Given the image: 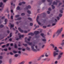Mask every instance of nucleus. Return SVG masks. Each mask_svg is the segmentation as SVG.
Returning a JSON list of instances; mask_svg holds the SVG:
<instances>
[{"label":"nucleus","instance_id":"nucleus-26","mask_svg":"<svg viewBox=\"0 0 64 64\" xmlns=\"http://www.w3.org/2000/svg\"><path fill=\"white\" fill-rule=\"evenodd\" d=\"M4 26L2 25H0V27H1V28H2V27H4Z\"/></svg>","mask_w":64,"mask_h":64},{"label":"nucleus","instance_id":"nucleus-59","mask_svg":"<svg viewBox=\"0 0 64 64\" xmlns=\"http://www.w3.org/2000/svg\"><path fill=\"white\" fill-rule=\"evenodd\" d=\"M2 56H0V59H2Z\"/></svg>","mask_w":64,"mask_h":64},{"label":"nucleus","instance_id":"nucleus-60","mask_svg":"<svg viewBox=\"0 0 64 64\" xmlns=\"http://www.w3.org/2000/svg\"><path fill=\"white\" fill-rule=\"evenodd\" d=\"M9 62L10 63L11 62V60H10L9 61Z\"/></svg>","mask_w":64,"mask_h":64},{"label":"nucleus","instance_id":"nucleus-32","mask_svg":"<svg viewBox=\"0 0 64 64\" xmlns=\"http://www.w3.org/2000/svg\"><path fill=\"white\" fill-rule=\"evenodd\" d=\"M32 62H29L28 63L29 64H32Z\"/></svg>","mask_w":64,"mask_h":64},{"label":"nucleus","instance_id":"nucleus-4","mask_svg":"<svg viewBox=\"0 0 64 64\" xmlns=\"http://www.w3.org/2000/svg\"><path fill=\"white\" fill-rule=\"evenodd\" d=\"M41 36H42L43 37V39H42V41H46V39L45 38H44V39L43 38H45V37H43L44 34H41Z\"/></svg>","mask_w":64,"mask_h":64},{"label":"nucleus","instance_id":"nucleus-34","mask_svg":"<svg viewBox=\"0 0 64 64\" xmlns=\"http://www.w3.org/2000/svg\"><path fill=\"white\" fill-rule=\"evenodd\" d=\"M52 9H54V8H55V7L53 6L52 5Z\"/></svg>","mask_w":64,"mask_h":64},{"label":"nucleus","instance_id":"nucleus-47","mask_svg":"<svg viewBox=\"0 0 64 64\" xmlns=\"http://www.w3.org/2000/svg\"><path fill=\"white\" fill-rule=\"evenodd\" d=\"M13 44H10V46H13Z\"/></svg>","mask_w":64,"mask_h":64},{"label":"nucleus","instance_id":"nucleus-29","mask_svg":"<svg viewBox=\"0 0 64 64\" xmlns=\"http://www.w3.org/2000/svg\"><path fill=\"white\" fill-rule=\"evenodd\" d=\"M22 16H24V15H25V14L24 13H22L21 14Z\"/></svg>","mask_w":64,"mask_h":64},{"label":"nucleus","instance_id":"nucleus-33","mask_svg":"<svg viewBox=\"0 0 64 64\" xmlns=\"http://www.w3.org/2000/svg\"><path fill=\"white\" fill-rule=\"evenodd\" d=\"M4 51H7V49H4Z\"/></svg>","mask_w":64,"mask_h":64},{"label":"nucleus","instance_id":"nucleus-45","mask_svg":"<svg viewBox=\"0 0 64 64\" xmlns=\"http://www.w3.org/2000/svg\"><path fill=\"white\" fill-rule=\"evenodd\" d=\"M2 63V60H0V64H1Z\"/></svg>","mask_w":64,"mask_h":64},{"label":"nucleus","instance_id":"nucleus-57","mask_svg":"<svg viewBox=\"0 0 64 64\" xmlns=\"http://www.w3.org/2000/svg\"><path fill=\"white\" fill-rule=\"evenodd\" d=\"M3 43V42L0 43V45H1V44H2Z\"/></svg>","mask_w":64,"mask_h":64},{"label":"nucleus","instance_id":"nucleus-16","mask_svg":"<svg viewBox=\"0 0 64 64\" xmlns=\"http://www.w3.org/2000/svg\"><path fill=\"white\" fill-rule=\"evenodd\" d=\"M47 58H44L43 60V61H47Z\"/></svg>","mask_w":64,"mask_h":64},{"label":"nucleus","instance_id":"nucleus-15","mask_svg":"<svg viewBox=\"0 0 64 64\" xmlns=\"http://www.w3.org/2000/svg\"><path fill=\"white\" fill-rule=\"evenodd\" d=\"M3 5V4L2 2H1L0 3V7H2V5Z\"/></svg>","mask_w":64,"mask_h":64},{"label":"nucleus","instance_id":"nucleus-49","mask_svg":"<svg viewBox=\"0 0 64 64\" xmlns=\"http://www.w3.org/2000/svg\"><path fill=\"white\" fill-rule=\"evenodd\" d=\"M44 46H45L44 45H43L42 46V48H44Z\"/></svg>","mask_w":64,"mask_h":64},{"label":"nucleus","instance_id":"nucleus-20","mask_svg":"<svg viewBox=\"0 0 64 64\" xmlns=\"http://www.w3.org/2000/svg\"><path fill=\"white\" fill-rule=\"evenodd\" d=\"M14 47L15 48H17V46H16V44H14Z\"/></svg>","mask_w":64,"mask_h":64},{"label":"nucleus","instance_id":"nucleus-43","mask_svg":"<svg viewBox=\"0 0 64 64\" xmlns=\"http://www.w3.org/2000/svg\"><path fill=\"white\" fill-rule=\"evenodd\" d=\"M57 19H58V20H59L60 18H59L58 17H57Z\"/></svg>","mask_w":64,"mask_h":64},{"label":"nucleus","instance_id":"nucleus-1","mask_svg":"<svg viewBox=\"0 0 64 64\" xmlns=\"http://www.w3.org/2000/svg\"><path fill=\"white\" fill-rule=\"evenodd\" d=\"M51 46H52V48H54V50L56 51H54L53 52V56L54 57H55L56 55H58L59 54L56 52H59V50H57V47L55 46L54 47V45L53 44H51Z\"/></svg>","mask_w":64,"mask_h":64},{"label":"nucleus","instance_id":"nucleus-37","mask_svg":"<svg viewBox=\"0 0 64 64\" xmlns=\"http://www.w3.org/2000/svg\"><path fill=\"white\" fill-rule=\"evenodd\" d=\"M6 46V45H4L2 46V48H4V47H5V46Z\"/></svg>","mask_w":64,"mask_h":64},{"label":"nucleus","instance_id":"nucleus-17","mask_svg":"<svg viewBox=\"0 0 64 64\" xmlns=\"http://www.w3.org/2000/svg\"><path fill=\"white\" fill-rule=\"evenodd\" d=\"M14 27V24H11L10 25L11 28H12V27Z\"/></svg>","mask_w":64,"mask_h":64},{"label":"nucleus","instance_id":"nucleus-38","mask_svg":"<svg viewBox=\"0 0 64 64\" xmlns=\"http://www.w3.org/2000/svg\"><path fill=\"white\" fill-rule=\"evenodd\" d=\"M28 20H32V19L31 18H28Z\"/></svg>","mask_w":64,"mask_h":64},{"label":"nucleus","instance_id":"nucleus-61","mask_svg":"<svg viewBox=\"0 0 64 64\" xmlns=\"http://www.w3.org/2000/svg\"><path fill=\"white\" fill-rule=\"evenodd\" d=\"M27 50H29L30 48H28V47H27Z\"/></svg>","mask_w":64,"mask_h":64},{"label":"nucleus","instance_id":"nucleus-23","mask_svg":"<svg viewBox=\"0 0 64 64\" xmlns=\"http://www.w3.org/2000/svg\"><path fill=\"white\" fill-rule=\"evenodd\" d=\"M59 16V17H61V16H62V14H60Z\"/></svg>","mask_w":64,"mask_h":64},{"label":"nucleus","instance_id":"nucleus-27","mask_svg":"<svg viewBox=\"0 0 64 64\" xmlns=\"http://www.w3.org/2000/svg\"><path fill=\"white\" fill-rule=\"evenodd\" d=\"M62 38H64V34H63L62 36Z\"/></svg>","mask_w":64,"mask_h":64},{"label":"nucleus","instance_id":"nucleus-9","mask_svg":"<svg viewBox=\"0 0 64 64\" xmlns=\"http://www.w3.org/2000/svg\"><path fill=\"white\" fill-rule=\"evenodd\" d=\"M24 36V35H20V36L19 38L20 39H21L20 38H21L22 37H23Z\"/></svg>","mask_w":64,"mask_h":64},{"label":"nucleus","instance_id":"nucleus-41","mask_svg":"<svg viewBox=\"0 0 64 64\" xmlns=\"http://www.w3.org/2000/svg\"><path fill=\"white\" fill-rule=\"evenodd\" d=\"M54 21H55V22H57V19H55Z\"/></svg>","mask_w":64,"mask_h":64},{"label":"nucleus","instance_id":"nucleus-62","mask_svg":"<svg viewBox=\"0 0 64 64\" xmlns=\"http://www.w3.org/2000/svg\"><path fill=\"white\" fill-rule=\"evenodd\" d=\"M18 53H21V52L20 51H19L18 52Z\"/></svg>","mask_w":64,"mask_h":64},{"label":"nucleus","instance_id":"nucleus-10","mask_svg":"<svg viewBox=\"0 0 64 64\" xmlns=\"http://www.w3.org/2000/svg\"><path fill=\"white\" fill-rule=\"evenodd\" d=\"M22 4H25V2H22V3H20L19 4V5H21Z\"/></svg>","mask_w":64,"mask_h":64},{"label":"nucleus","instance_id":"nucleus-39","mask_svg":"<svg viewBox=\"0 0 64 64\" xmlns=\"http://www.w3.org/2000/svg\"><path fill=\"white\" fill-rule=\"evenodd\" d=\"M19 15H17L16 16V17H19Z\"/></svg>","mask_w":64,"mask_h":64},{"label":"nucleus","instance_id":"nucleus-22","mask_svg":"<svg viewBox=\"0 0 64 64\" xmlns=\"http://www.w3.org/2000/svg\"><path fill=\"white\" fill-rule=\"evenodd\" d=\"M28 14H30V13H31V12H30V11L28 10Z\"/></svg>","mask_w":64,"mask_h":64},{"label":"nucleus","instance_id":"nucleus-13","mask_svg":"<svg viewBox=\"0 0 64 64\" xmlns=\"http://www.w3.org/2000/svg\"><path fill=\"white\" fill-rule=\"evenodd\" d=\"M24 63L25 62L24 61H23L19 63L18 64H24Z\"/></svg>","mask_w":64,"mask_h":64},{"label":"nucleus","instance_id":"nucleus-3","mask_svg":"<svg viewBox=\"0 0 64 64\" xmlns=\"http://www.w3.org/2000/svg\"><path fill=\"white\" fill-rule=\"evenodd\" d=\"M63 30V28H61L59 30H58L56 33V35L57 36H58L60 34L61 32Z\"/></svg>","mask_w":64,"mask_h":64},{"label":"nucleus","instance_id":"nucleus-56","mask_svg":"<svg viewBox=\"0 0 64 64\" xmlns=\"http://www.w3.org/2000/svg\"><path fill=\"white\" fill-rule=\"evenodd\" d=\"M24 33H27V31H24Z\"/></svg>","mask_w":64,"mask_h":64},{"label":"nucleus","instance_id":"nucleus-7","mask_svg":"<svg viewBox=\"0 0 64 64\" xmlns=\"http://www.w3.org/2000/svg\"><path fill=\"white\" fill-rule=\"evenodd\" d=\"M48 55H49V52H47L45 54V56L46 57H48Z\"/></svg>","mask_w":64,"mask_h":64},{"label":"nucleus","instance_id":"nucleus-12","mask_svg":"<svg viewBox=\"0 0 64 64\" xmlns=\"http://www.w3.org/2000/svg\"><path fill=\"white\" fill-rule=\"evenodd\" d=\"M18 29L19 30V31H20V32H23V30H21V28H18Z\"/></svg>","mask_w":64,"mask_h":64},{"label":"nucleus","instance_id":"nucleus-42","mask_svg":"<svg viewBox=\"0 0 64 64\" xmlns=\"http://www.w3.org/2000/svg\"><path fill=\"white\" fill-rule=\"evenodd\" d=\"M7 21V19H5V22H6Z\"/></svg>","mask_w":64,"mask_h":64},{"label":"nucleus","instance_id":"nucleus-19","mask_svg":"<svg viewBox=\"0 0 64 64\" xmlns=\"http://www.w3.org/2000/svg\"><path fill=\"white\" fill-rule=\"evenodd\" d=\"M31 8V6H28L27 7V8H28H28Z\"/></svg>","mask_w":64,"mask_h":64},{"label":"nucleus","instance_id":"nucleus-51","mask_svg":"<svg viewBox=\"0 0 64 64\" xmlns=\"http://www.w3.org/2000/svg\"><path fill=\"white\" fill-rule=\"evenodd\" d=\"M10 55H13V53L11 52L10 53Z\"/></svg>","mask_w":64,"mask_h":64},{"label":"nucleus","instance_id":"nucleus-54","mask_svg":"<svg viewBox=\"0 0 64 64\" xmlns=\"http://www.w3.org/2000/svg\"><path fill=\"white\" fill-rule=\"evenodd\" d=\"M9 41H12V39L10 38L9 39Z\"/></svg>","mask_w":64,"mask_h":64},{"label":"nucleus","instance_id":"nucleus-35","mask_svg":"<svg viewBox=\"0 0 64 64\" xmlns=\"http://www.w3.org/2000/svg\"><path fill=\"white\" fill-rule=\"evenodd\" d=\"M3 1L4 2H6V1H7V0H3Z\"/></svg>","mask_w":64,"mask_h":64},{"label":"nucleus","instance_id":"nucleus-31","mask_svg":"<svg viewBox=\"0 0 64 64\" xmlns=\"http://www.w3.org/2000/svg\"><path fill=\"white\" fill-rule=\"evenodd\" d=\"M56 25V23H54L52 24V26H54V25Z\"/></svg>","mask_w":64,"mask_h":64},{"label":"nucleus","instance_id":"nucleus-30","mask_svg":"<svg viewBox=\"0 0 64 64\" xmlns=\"http://www.w3.org/2000/svg\"><path fill=\"white\" fill-rule=\"evenodd\" d=\"M14 56L15 57H17L18 56V54H16Z\"/></svg>","mask_w":64,"mask_h":64},{"label":"nucleus","instance_id":"nucleus-2","mask_svg":"<svg viewBox=\"0 0 64 64\" xmlns=\"http://www.w3.org/2000/svg\"><path fill=\"white\" fill-rule=\"evenodd\" d=\"M32 44V43H29V44L30 45H32L31 48L32 50L33 51H34V52H36V51L40 50V49H38V47H37V46H35V48L36 49H34V46H35V45Z\"/></svg>","mask_w":64,"mask_h":64},{"label":"nucleus","instance_id":"nucleus-64","mask_svg":"<svg viewBox=\"0 0 64 64\" xmlns=\"http://www.w3.org/2000/svg\"><path fill=\"white\" fill-rule=\"evenodd\" d=\"M11 49V48H8V50H10Z\"/></svg>","mask_w":64,"mask_h":64},{"label":"nucleus","instance_id":"nucleus-21","mask_svg":"<svg viewBox=\"0 0 64 64\" xmlns=\"http://www.w3.org/2000/svg\"><path fill=\"white\" fill-rule=\"evenodd\" d=\"M17 10H19L20 9V7L19 6H18L17 8Z\"/></svg>","mask_w":64,"mask_h":64},{"label":"nucleus","instance_id":"nucleus-11","mask_svg":"<svg viewBox=\"0 0 64 64\" xmlns=\"http://www.w3.org/2000/svg\"><path fill=\"white\" fill-rule=\"evenodd\" d=\"M35 34H38V33H39V32L38 31H36L34 32Z\"/></svg>","mask_w":64,"mask_h":64},{"label":"nucleus","instance_id":"nucleus-14","mask_svg":"<svg viewBox=\"0 0 64 64\" xmlns=\"http://www.w3.org/2000/svg\"><path fill=\"white\" fill-rule=\"evenodd\" d=\"M12 36V33H10V36H8V38H9L10 37H11Z\"/></svg>","mask_w":64,"mask_h":64},{"label":"nucleus","instance_id":"nucleus-18","mask_svg":"<svg viewBox=\"0 0 64 64\" xmlns=\"http://www.w3.org/2000/svg\"><path fill=\"white\" fill-rule=\"evenodd\" d=\"M58 48L60 49H61V50H63V48L61 47H58Z\"/></svg>","mask_w":64,"mask_h":64},{"label":"nucleus","instance_id":"nucleus-63","mask_svg":"<svg viewBox=\"0 0 64 64\" xmlns=\"http://www.w3.org/2000/svg\"><path fill=\"white\" fill-rule=\"evenodd\" d=\"M9 32H10L8 30L7 31L8 33H9Z\"/></svg>","mask_w":64,"mask_h":64},{"label":"nucleus","instance_id":"nucleus-44","mask_svg":"<svg viewBox=\"0 0 64 64\" xmlns=\"http://www.w3.org/2000/svg\"><path fill=\"white\" fill-rule=\"evenodd\" d=\"M18 49L19 50H21V48H19Z\"/></svg>","mask_w":64,"mask_h":64},{"label":"nucleus","instance_id":"nucleus-24","mask_svg":"<svg viewBox=\"0 0 64 64\" xmlns=\"http://www.w3.org/2000/svg\"><path fill=\"white\" fill-rule=\"evenodd\" d=\"M58 63V61H56L54 62V64H57Z\"/></svg>","mask_w":64,"mask_h":64},{"label":"nucleus","instance_id":"nucleus-58","mask_svg":"<svg viewBox=\"0 0 64 64\" xmlns=\"http://www.w3.org/2000/svg\"><path fill=\"white\" fill-rule=\"evenodd\" d=\"M11 18L12 19H13V16H11Z\"/></svg>","mask_w":64,"mask_h":64},{"label":"nucleus","instance_id":"nucleus-28","mask_svg":"<svg viewBox=\"0 0 64 64\" xmlns=\"http://www.w3.org/2000/svg\"><path fill=\"white\" fill-rule=\"evenodd\" d=\"M64 44V42H63L61 43V45H63Z\"/></svg>","mask_w":64,"mask_h":64},{"label":"nucleus","instance_id":"nucleus-6","mask_svg":"<svg viewBox=\"0 0 64 64\" xmlns=\"http://www.w3.org/2000/svg\"><path fill=\"white\" fill-rule=\"evenodd\" d=\"M61 57H62V56H60V55H58V57L57 59L58 60H59L61 58Z\"/></svg>","mask_w":64,"mask_h":64},{"label":"nucleus","instance_id":"nucleus-8","mask_svg":"<svg viewBox=\"0 0 64 64\" xmlns=\"http://www.w3.org/2000/svg\"><path fill=\"white\" fill-rule=\"evenodd\" d=\"M63 54V52H60L59 54V55H60V56H62Z\"/></svg>","mask_w":64,"mask_h":64},{"label":"nucleus","instance_id":"nucleus-52","mask_svg":"<svg viewBox=\"0 0 64 64\" xmlns=\"http://www.w3.org/2000/svg\"><path fill=\"white\" fill-rule=\"evenodd\" d=\"M9 44H6V46H9Z\"/></svg>","mask_w":64,"mask_h":64},{"label":"nucleus","instance_id":"nucleus-48","mask_svg":"<svg viewBox=\"0 0 64 64\" xmlns=\"http://www.w3.org/2000/svg\"><path fill=\"white\" fill-rule=\"evenodd\" d=\"M43 28H46V26H43Z\"/></svg>","mask_w":64,"mask_h":64},{"label":"nucleus","instance_id":"nucleus-55","mask_svg":"<svg viewBox=\"0 0 64 64\" xmlns=\"http://www.w3.org/2000/svg\"><path fill=\"white\" fill-rule=\"evenodd\" d=\"M11 12H12V13L13 12V10H11Z\"/></svg>","mask_w":64,"mask_h":64},{"label":"nucleus","instance_id":"nucleus-46","mask_svg":"<svg viewBox=\"0 0 64 64\" xmlns=\"http://www.w3.org/2000/svg\"><path fill=\"white\" fill-rule=\"evenodd\" d=\"M23 45H24V46H27V45L26 44H23Z\"/></svg>","mask_w":64,"mask_h":64},{"label":"nucleus","instance_id":"nucleus-40","mask_svg":"<svg viewBox=\"0 0 64 64\" xmlns=\"http://www.w3.org/2000/svg\"><path fill=\"white\" fill-rule=\"evenodd\" d=\"M60 13H63V12L62 10H60Z\"/></svg>","mask_w":64,"mask_h":64},{"label":"nucleus","instance_id":"nucleus-5","mask_svg":"<svg viewBox=\"0 0 64 64\" xmlns=\"http://www.w3.org/2000/svg\"><path fill=\"white\" fill-rule=\"evenodd\" d=\"M38 19H39V16H38L37 17V19H36V21H37V22L38 23V24L39 25H40L41 23H40V22L38 21Z\"/></svg>","mask_w":64,"mask_h":64},{"label":"nucleus","instance_id":"nucleus-36","mask_svg":"<svg viewBox=\"0 0 64 64\" xmlns=\"http://www.w3.org/2000/svg\"><path fill=\"white\" fill-rule=\"evenodd\" d=\"M30 26H32V25H33V24H32V23H30Z\"/></svg>","mask_w":64,"mask_h":64},{"label":"nucleus","instance_id":"nucleus-50","mask_svg":"<svg viewBox=\"0 0 64 64\" xmlns=\"http://www.w3.org/2000/svg\"><path fill=\"white\" fill-rule=\"evenodd\" d=\"M47 13L48 14H49V13H50V12H49V11H48L47 12Z\"/></svg>","mask_w":64,"mask_h":64},{"label":"nucleus","instance_id":"nucleus-53","mask_svg":"<svg viewBox=\"0 0 64 64\" xmlns=\"http://www.w3.org/2000/svg\"><path fill=\"white\" fill-rule=\"evenodd\" d=\"M25 50V49H22V51H24Z\"/></svg>","mask_w":64,"mask_h":64},{"label":"nucleus","instance_id":"nucleus-25","mask_svg":"<svg viewBox=\"0 0 64 64\" xmlns=\"http://www.w3.org/2000/svg\"><path fill=\"white\" fill-rule=\"evenodd\" d=\"M13 52H14V53H17V52L15 51H13Z\"/></svg>","mask_w":64,"mask_h":64}]
</instances>
